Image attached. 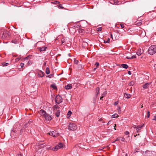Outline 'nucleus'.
I'll return each instance as SVG.
<instances>
[{
    "mask_svg": "<svg viewBox=\"0 0 156 156\" xmlns=\"http://www.w3.org/2000/svg\"><path fill=\"white\" fill-rule=\"evenodd\" d=\"M148 52L151 55H153L156 53V46L152 45L148 49Z\"/></svg>",
    "mask_w": 156,
    "mask_h": 156,
    "instance_id": "obj_1",
    "label": "nucleus"
},
{
    "mask_svg": "<svg viewBox=\"0 0 156 156\" xmlns=\"http://www.w3.org/2000/svg\"><path fill=\"white\" fill-rule=\"evenodd\" d=\"M77 126L75 124L70 123L69 126V129L72 131H75L77 129Z\"/></svg>",
    "mask_w": 156,
    "mask_h": 156,
    "instance_id": "obj_2",
    "label": "nucleus"
},
{
    "mask_svg": "<svg viewBox=\"0 0 156 156\" xmlns=\"http://www.w3.org/2000/svg\"><path fill=\"white\" fill-rule=\"evenodd\" d=\"M48 134L54 137H56L59 135V134L56 131H50L48 133Z\"/></svg>",
    "mask_w": 156,
    "mask_h": 156,
    "instance_id": "obj_3",
    "label": "nucleus"
},
{
    "mask_svg": "<svg viewBox=\"0 0 156 156\" xmlns=\"http://www.w3.org/2000/svg\"><path fill=\"white\" fill-rule=\"evenodd\" d=\"M55 101L57 104H59L62 101V99L59 95H58L55 97Z\"/></svg>",
    "mask_w": 156,
    "mask_h": 156,
    "instance_id": "obj_4",
    "label": "nucleus"
},
{
    "mask_svg": "<svg viewBox=\"0 0 156 156\" xmlns=\"http://www.w3.org/2000/svg\"><path fill=\"white\" fill-rule=\"evenodd\" d=\"M63 144L62 143H59L58 145L55 146L54 147L52 148V150L54 151H56L60 148L63 147Z\"/></svg>",
    "mask_w": 156,
    "mask_h": 156,
    "instance_id": "obj_5",
    "label": "nucleus"
},
{
    "mask_svg": "<svg viewBox=\"0 0 156 156\" xmlns=\"http://www.w3.org/2000/svg\"><path fill=\"white\" fill-rule=\"evenodd\" d=\"M9 36V32L8 31L6 30L4 32L2 36V37L5 38L8 37Z\"/></svg>",
    "mask_w": 156,
    "mask_h": 156,
    "instance_id": "obj_6",
    "label": "nucleus"
},
{
    "mask_svg": "<svg viewBox=\"0 0 156 156\" xmlns=\"http://www.w3.org/2000/svg\"><path fill=\"white\" fill-rule=\"evenodd\" d=\"M151 83H144L142 86L143 88L144 89H146L148 88L151 85Z\"/></svg>",
    "mask_w": 156,
    "mask_h": 156,
    "instance_id": "obj_7",
    "label": "nucleus"
},
{
    "mask_svg": "<svg viewBox=\"0 0 156 156\" xmlns=\"http://www.w3.org/2000/svg\"><path fill=\"white\" fill-rule=\"evenodd\" d=\"M14 133L15 134V135L17 136V135L19 133V131L18 129H17V128H13L11 132V134L12 135L13 134L12 133Z\"/></svg>",
    "mask_w": 156,
    "mask_h": 156,
    "instance_id": "obj_8",
    "label": "nucleus"
},
{
    "mask_svg": "<svg viewBox=\"0 0 156 156\" xmlns=\"http://www.w3.org/2000/svg\"><path fill=\"white\" fill-rule=\"evenodd\" d=\"M44 117L45 119L47 121H49L51 120L52 119V117L48 114H46Z\"/></svg>",
    "mask_w": 156,
    "mask_h": 156,
    "instance_id": "obj_9",
    "label": "nucleus"
},
{
    "mask_svg": "<svg viewBox=\"0 0 156 156\" xmlns=\"http://www.w3.org/2000/svg\"><path fill=\"white\" fill-rule=\"evenodd\" d=\"M142 126H143L140 125L137 126V128L136 129V133L139 134V133L140 132V130H141V129H142Z\"/></svg>",
    "mask_w": 156,
    "mask_h": 156,
    "instance_id": "obj_10",
    "label": "nucleus"
},
{
    "mask_svg": "<svg viewBox=\"0 0 156 156\" xmlns=\"http://www.w3.org/2000/svg\"><path fill=\"white\" fill-rule=\"evenodd\" d=\"M38 75L39 77H42L44 75V73L41 71H39L38 73Z\"/></svg>",
    "mask_w": 156,
    "mask_h": 156,
    "instance_id": "obj_11",
    "label": "nucleus"
},
{
    "mask_svg": "<svg viewBox=\"0 0 156 156\" xmlns=\"http://www.w3.org/2000/svg\"><path fill=\"white\" fill-rule=\"evenodd\" d=\"M65 88L66 90H69L72 88V85L71 84H69L65 86Z\"/></svg>",
    "mask_w": 156,
    "mask_h": 156,
    "instance_id": "obj_12",
    "label": "nucleus"
},
{
    "mask_svg": "<svg viewBox=\"0 0 156 156\" xmlns=\"http://www.w3.org/2000/svg\"><path fill=\"white\" fill-rule=\"evenodd\" d=\"M143 50H141L140 49L138 50L136 52L137 55H140L143 52Z\"/></svg>",
    "mask_w": 156,
    "mask_h": 156,
    "instance_id": "obj_13",
    "label": "nucleus"
},
{
    "mask_svg": "<svg viewBox=\"0 0 156 156\" xmlns=\"http://www.w3.org/2000/svg\"><path fill=\"white\" fill-rule=\"evenodd\" d=\"M99 90L100 88L99 87H97L95 89L96 92V96L97 97L99 93Z\"/></svg>",
    "mask_w": 156,
    "mask_h": 156,
    "instance_id": "obj_14",
    "label": "nucleus"
},
{
    "mask_svg": "<svg viewBox=\"0 0 156 156\" xmlns=\"http://www.w3.org/2000/svg\"><path fill=\"white\" fill-rule=\"evenodd\" d=\"M46 47H39L38 48V49L41 52L45 50Z\"/></svg>",
    "mask_w": 156,
    "mask_h": 156,
    "instance_id": "obj_15",
    "label": "nucleus"
},
{
    "mask_svg": "<svg viewBox=\"0 0 156 156\" xmlns=\"http://www.w3.org/2000/svg\"><path fill=\"white\" fill-rule=\"evenodd\" d=\"M131 96V95H130V94L125 93L124 94V96L127 98H130Z\"/></svg>",
    "mask_w": 156,
    "mask_h": 156,
    "instance_id": "obj_16",
    "label": "nucleus"
},
{
    "mask_svg": "<svg viewBox=\"0 0 156 156\" xmlns=\"http://www.w3.org/2000/svg\"><path fill=\"white\" fill-rule=\"evenodd\" d=\"M121 66L123 68L126 69H127L128 67V66L126 64H122L121 65Z\"/></svg>",
    "mask_w": 156,
    "mask_h": 156,
    "instance_id": "obj_17",
    "label": "nucleus"
},
{
    "mask_svg": "<svg viewBox=\"0 0 156 156\" xmlns=\"http://www.w3.org/2000/svg\"><path fill=\"white\" fill-rule=\"evenodd\" d=\"M40 113H41V115H42L44 116H45V115L47 114L45 112V111L44 110H40Z\"/></svg>",
    "mask_w": 156,
    "mask_h": 156,
    "instance_id": "obj_18",
    "label": "nucleus"
},
{
    "mask_svg": "<svg viewBox=\"0 0 156 156\" xmlns=\"http://www.w3.org/2000/svg\"><path fill=\"white\" fill-rule=\"evenodd\" d=\"M83 68V66L81 64H79L78 65V69H79L81 70Z\"/></svg>",
    "mask_w": 156,
    "mask_h": 156,
    "instance_id": "obj_19",
    "label": "nucleus"
},
{
    "mask_svg": "<svg viewBox=\"0 0 156 156\" xmlns=\"http://www.w3.org/2000/svg\"><path fill=\"white\" fill-rule=\"evenodd\" d=\"M136 58V55H133L131 57L129 56H127L126 58L128 59H131L134 58Z\"/></svg>",
    "mask_w": 156,
    "mask_h": 156,
    "instance_id": "obj_20",
    "label": "nucleus"
},
{
    "mask_svg": "<svg viewBox=\"0 0 156 156\" xmlns=\"http://www.w3.org/2000/svg\"><path fill=\"white\" fill-rule=\"evenodd\" d=\"M45 72L47 74H48L50 73V70L48 67L46 68Z\"/></svg>",
    "mask_w": 156,
    "mask_h": 156,
    "instance_id": "obj_21",
    "label": "nucleus"
},
{
    "mask_svg": "<svg viewBox=\"0 0 156 156\" xmlns=\"http://www.w3.org/2000/svg\"><path fill=\"white\" fill-rule=\"evenodd\" d=\"M29 124V122H28L27 123H26L25 125L23 127L22 129H21L20 131H21L22 129H23V128H25L26 127H28V125Z\"/></svg>",
    "mask_w": 156,
    "mask_h": 156,
    "instance_id": "obj_22",
    "label": "nucleus"
},
{
    "mask_svg": "<svg viewBox=\"0 0 156 156\" xmlns=\"http://www.w3.org/2000/svg\"><path fill=\"white\" fill-rule=\"evenodd\" d=\"M74 62L75 64L78 65V64L79 62L78 60L74 58Z\"/></svg>",
    "mask_w": 156,
    "mask_h": 156,
    "instance_id": "obj_23",
    "label": "nucleus"
},
{
    "mask_svg": "<svg viewBox=\"0 0 156 156\" xmlns=\"http://www.w3.org/2000/svg\"><path fill=\"white\" fill-rule=\"evenodd\" d=\"M51 87L55 89L57 88L55 84H53L51 85Z\"/></svg>",
    "mask_w": 156,
    "mask_h": 156,
    "instance_id": "obj_24",
    "label": "nucleus"
},
{
    "mask_svg": "<svg viewBox=\"0 0 156 156\" xmlns=\"http://www.w3.org/2000/svg\"><path fill=\"white\" fill-rule=\"evenodd\" d=\"M60 111H58L55 113V115L56 116L58 117L60 115Z\"/></svg>",
    "mask_w": 156,
    "mask_h": 156,
    "instance_id": "obj_25",
    "label": "nucleus"
},
{
    "mask_svg": "<svg viewBox=\"0 0 156 156\" xmlns=\"http://www.w3.org/2000/svg\"><path fill=\"white\" fill-rule=\"evenodd\" d=\"M134 84V81H132L131 82H130L129 83V86H133Z\"/></svg>",
    "mask_w": 156,
    "mask_h": 156,
    "instance_id": "obj_26",
    "label": "nucleus"
},
{
    "mask_svg": "<svg viewBox=\"0 0 156 156\" xmlns=\"http://www.w3.org/2000/svg\"><path fill=\"white\" fill-rule=\"evenodd\" d=\"M9 64V63L7 62H3L2 63V65L3 66H7Z\"/></svg>",
    "mask_w": 156,
    "mask_h": 156,
    "instance_id": "obj_27",
    "label": "nucleus"
},
{
    "mask_svg": "<svg viewBox=\"0 0 156 156\" xmlns=\"http://www.w3.org/2000/svg\"><path fill=\"white\" fill-rule=\"evenodd\" d=\"M71 114V112L70 111H69L67 113V116H68V117H67L68 118H69V117L70 116Z\"/></svg>",
    "mask_w": 156,
    "mask_h": 156,
    "instance_id": "obj_28",
    "label": "nucleus"
},
{
    "mask_svg": "<svg viewBox=\"0 0 156 156\" xmlns=\"http://www.w3.org/2000/svg\"><path fill=\"white\" fill-rule=\"evenodd\" d=\"M118 116V115L117 114H115L112 115V118H115L116 117H117Z\"/></svg>",
    "mask_w": 156,
    "mask_h": 156,
    "instance_id": "obj_29",
    "label": "nucleus"
},
{
    "mask_svg": "<svg viewBox=\"0 0 156 156\" xmlns=\"http://www.w3.org/2000/svg\"><path fill=\"white\" fill-rule=\"evenodd\" d=\"M118 112L119 114H120L121 112V108L119 106H118Z\"/></svg>",
    "mask_w": 156,
    "mask_h": 156,
    "instance_id": "obj_30",
    "label": "nucleus"
},
{
    "mask_svg": "<svg viewBox=\"0 0 156 156\" xmlns=\"http://www.w3.org/2000/svg\"><path fill=\"white\" fill-rule=\"evenodd\" d=\"M109 41H110L109 38H108L107 40H106V41L104 40V43H108L109 42Z\"/></svg>",
    "mask_w": 156,
    "mask_h": 156,
    "instance_id": "obj_31",
    "label": "nucleus"
},
{
    "mask_svg": "<svg viewBox=\"0 0 156 156\" xmlns=\"http://www.w3.org/2000/svg\"><path fill=\"white\" fill-rule=\"evenodd\" d=\"M21 57L20 56H19L18 58H16L15 59V61L16 62L18 61L21 59Z\"/></svg>",
    "mask_w": 156,
    "mask_h": 156,
    "instance_id": "obj_32",
    "label": "nucleus"
},
{
    "mask_svg": "<svg viewBox=\"0 0 156 156\" xmlns=\"http://www.w3.org/2000/svg\"><path fill=\"white\" fill-rule=\"evenodd\" d=\"M150 116V112L148 111L147 112V117L149 118Z\"/></svg>",
    "mask_w": 156,
    "mask_h": 156,
    "instance_id": "obj_33",
    "label": "nucleus"
},
{
    "mask_svg": "<svg viewBox=\"0 0 156 156\" xmlns=\"http://www.w3.org/2000/svg\"><path fill=\"white\" fill-rule=\"evenodd\" d=\"M58 7L59 9H63V7L62 6V5L60 4L58 5Z\"/></svg>",
    "mask_w": 156,
    "mask_h": 156,
    "instance_id": "obj_34",
    "label": "nucleus"
},
{
    "mask_svg": "<svg viewBox=\"0 0 156 156\" xmlns=\"http://www.w3.org/2000/svg\"><path fill=\"white\" fill-rule=\"evenodd\" d=\"M107 94V92L105 91L104 93H103V94L101 95L102 96H103L104 97H105L106 95Z\"/></svg>",
    "mask_w": 156,
    "mask_h": 156,
    "instance_id": "obj_35",
    "label": "nucleus"
},
{
    "mask_svg": "<svg viewBox=\"0 0 156 156\" xmlns=\"http://www.w3.org/2000/svg\"><path fill=\"white\" fill-rule=\"evenodd\" d=\"M102 28L101 27H98L97 28V30L98 31H100L101 30Z\"/></svg>",
    "mask_w": 156,
    "mask_h": 156,
    "instance_id": "obj_36",
    "label": "nucleus"
},
{
    "mask_svg": "<svg viewBox=\"0 0 156 156\" xmlns=\"http://www.w3.org/2000/svg\"><path fill=\"white\" fill-rule=\"evenodd\" d=\"M58 108L59 107L57 106H56V105L54 106L53 107V108L54 110Z\"/></svg>",
    "mask_w": 156,
    "mask_h": 156,
    "instance_id": "obj_37",
    "label": "nucleus"
},
{
    "mask_svg": "<svg viewBox=\"0 0 156 156\" xmlns=\"http://www.w3.org/2000/svg\"><path fill=\"white\" fill-rule=\"evenodd\" d=\"M142 23L141 22H138L136 23V25L137 26H140L142 24Z\"/></svg>",
    "mask_w": 156,
    "mask_h": 156,
    "instance_id": "obj_38",
    "label": "nucleus"
},
{
    "mask_svg": "<svg viewBox=\"0 0 156 156\" xmlns=\"http://www.w3.org/2000/svg\"><path fill=\"white\" fill-rule=\"evenodd\" d=\"M83 30L81 29H80L79 30V32L80 33H82L83 32Z\"/></svg>",
    "mask_w": 156,
    "mask_h": 156,
    "instance_id": "obj_39",
    "label": "nucleus"
},
{
    "mask_svg": "<svg viewBox=\"0 0 156 156\" xmlns=\"http://www.w3.org/2000/svg\"><path fill=\"white\" fill-rule=\"evenodd\" d=\"M124 133L126 135H128L129 134V132L128 131H126Z\"/></svg>",
    "mask_w": 156,
    "mask_h": 156,
    "instance_id": "obj_40",
    "label": "nucleus"
},
{
    "mask_svg": "<svg viewBox=\"0 0 156 156\" xmlns=\"http://www.w3.org/2000/svg\"><path fill=\"white\" fill-rule=\"evenodd\" d=\"M120 25L121 27H122V28H124V25L123 24H120Z\"/></svg>",
    "mask_w": 156,
    "mask_h": 156,
    "instance_id": "obj_41",
    "label": "nucleus"
},
{
    "mask_svg": "<svg viewBox=\"0 0 156 156\" xmlns=\"http://www.w3.org/2000/svg\"><path fill=\"white\" fill-rule=\"evenodd\" d=\"M20 66H21V67L22 68L24 66V64L23 63H21L20 64Z\"/></svg>",
    "mask_w": 156,
    "mask_h": 156,
    "instance_id": "obj_42",
    "label": "nucleus"
},
{
    "mask_svg": "<svg viewBox=\"0 0 156 156\" xmlns=\"http://www.w3.org/2000/svg\"><path fill=\"white\" fill-rule=\"evenodd\" d=\"M136 128H137V126L134 125V126H133L132 127H131V129H132V128H134V129H135L136 128Z\"/></svg>",
    "mask_w": 156,
    "mask_h": 156,
    "instance_id": "obj_43",
    "label": "nucleus"
},
{
    "mask_svg": "<svg viewBox=\"0 0 156 156\" xmlns=\"http://www.w3.org/2000/svg\"><path fill=\"white\" fill-rule=\"evenodd\" d=\"M53 3L54 4H57V3H58H58H59V2H58V1H55V2H53Z\"/></svg>",
    "mask_w": 156,
    "mask_h": 156,
    "instance_id": "obj_44",
    "label": "nucleus"
},
{
    "mask_svg": "<svg viewBox=\"0 0 156 156\" xmlns=\"http://www.w3.org/2000/svg\"><path fill=\"white\" fill-rule=\"evenodd\" d=\"M95 65H96V67H97L99 66V63H98V62H96L95 63Z\"/></svg>",
    "mask_w": 156,
    "mask_h": 156,
    "instance_id": "obj_45",
    "label": "nucleus"
},
{
    "mask_svg": "<svg viewBox=\"0 0 156 156\" xmlns=\"http://www.w3.org/2000/svg\"><path fill=\"white\" fill-rule=\"evenodd\" d=\"M153 120L156 121V115H154V118H153Z\"/></svg>",
    "mask_w": 156,
    "mask_h": 156,
    "instance_id": "obj_46",
    "label": "nucleus"
},
{
    "mask_svg": "<svg viewBox=\"0 0 156 156\" xmlns=\"http://www.w3.org/2000/svg\"><path fill=\"white\" fill-rule=\"evenodd\" d=\"M118 104V101H116L115 102L114 104V105H117Z\"/></svg>",
    "mask_w": 156,
    "mask_h": 156,
    "instance_id": "obj_47",
    "label": "nucleus"
},
{
    "mask_svg": "<svg viewBox=\"0 0 156 156\" xmlns=\"http://www.w3.org/2000/svg\"><path fill=\"white\" fill-rule=\"evenodd\" d=\"M120 139L119 138H117L116 140H115V141L114 142H113V143H114V142H115V141H116L119 140H120Z\"/></svg>",
    "mask_w": 156,
    "mask_h": 156,
    "instance_id": "obj_48",
    "label": "nucleus"
},
{
    "mask_svg": "<svg viewBox=\"0 0 156 156\" xmlns=\"http://www.w3.org/2000/svg\"><path fill=\"white\" fill-rule=\"evenodd\" d=\"M136 133V135H134V137H136V136H137V135H140L139 134H138L137 133Z\"/></svg>",
    "mask_w": 156,
    "mask_h": 156,
    "instance_id": "obj_49",
    "label": "nucleus"
},
{
    "mask_svg": "<svg viewBox=\"0 0 156 156\" xmlns=\"http://www.w3.org/2000/svg\"><path fill=\"white\" fill-rule=\"evenodd\" d=\"M128 74L129 75H130L131 74V73L130 71H128Z\"/></svg>",
    "mask_w": 156,
    "mask_h": 156,
    "instance_id": "obj_50",
    "label": "nucleus"
},
{
    "mask_svg": "<svg viewBox=\"0 0 156 156\" xmlns=\"http://www.w3.org/2000/svg\"><path fill=\"white\" fill-rule=\"evenodd\" d=\"M18 156H22V155L21 154H18Z\"/></svg>",
    "mask_w": 156,
    "mask_h": 156,
    "instance_id": "obj_51",
    "label": "nucleus"
},
{
    "mask_svg": "<svg viewBox=\"0 0 156 156\" xmlns=\"http://www.w3.org/2000/svg\"><path fill=\"white\" fill-rule=\"evenodd\" d=\"M116 125L115 124L114 125V127L115 130H116V129L115 128V127H116Z\"/></svg>",
    "mask_w": 156,
    "mask_h": 156,
    "instance_id": "obj_52",
    "label": "nucleus"
},
{
    "mask_svg": "<svg viewBox=\"0 0 156 156\" xmlns=\"http://www.w3.org/2000/svg\"><path fill=\"white\" fill-rule=\"evenodd\" d=\"M103 96H102L100 98V100H102V99L103 98Z\"/></svg>",
    "mask_w": 156,
    "mask_h": 156,
    "instance_id": "obj_53",
    "label": "nucleus"
},
{
    "mask_svg": "<svg viewBox=\"0 0 156 156\" xmlns=\"http://www.w3.org/2000/svg\"><path fill=\"white\" fill-rule=\"evenodd\" d=\"M111 38H112V39H113V36H112V34H111Z\"/></svg>",
    "mask_w": 156,
    "mask_h": 156,
    "instance_id": "obj_54",
    "label": "nucleus"
},
{
    "mask_svg": "<svg viewBox=\"0 0 156 156\" xmlns=\"http://www.w3.org/2000/svg\"><path fill=\"white\" fill-rule=\"evenodd\" d=\"M28 57H26L25 58H24V60H26V59H28Z\"/></svg>",
    "mask_w": 156,
    "mask_h": 156,
    "instance_id": "obj_55",
    "label": "nucleus"
},
{
    "mask_svg": "<svg viewBox=\"0 0 156 156\" xmlns=\"http://www.w3.org/2000/svg\"><path fill=\"white\" fill-rule=\"evenodd\" d=\"M84 43H85V45H86L87 44V42H85Z\"/></svg>",
    "mask_w": 156,
    "mask_h": 156,
    "instance_id": "obj_56",
    "label": "nucleus"
},
{
    "mask_svg": "<svg viewBox=\"0 0 156 156\" xmlns=\"http://www.w3.org/2000/svg\"><path fill=\"white\" fill-rule=\"evenodd\" d=\"M110 122V121H109L108 123V125L109 124Z\"/></svg>",
    "mask_w": 156,
    "mask_h": 156,
    "instance_id": "obj_57",
    "label": "nucleus"
},
{
    "mask_svg": "<svg viewBox=\"0 0 156 156\" xmlns=\"http://www.w3.org/2000/svg\"><path fill=\"white\" fill-rule=\"evenodd\" d=\"M62 43H64L63 41L62 40Z\"/></svg>",
    "mask_w": 156,
    "mask_h": 156,
    "instance_id": "obj_58",
    "label": "nucleus"
},
{
    "mask_svg": "<svg viewBox=\"0 0 156 156\" xmlns=\"http://www.w3.org/2000/svg\"><path fill=\"white\" fill-rule=\"evenodd\" d=\"M143 107V105H142L141 107V108H142Z\"/></svg>",
    "mask_w": 156,
    "mask_h": 156,
    "instance_id": "obj_59",
    "label": "nucleus"
},
{
    "mask_svg": "<svg viewBox=\"0 0 156 156\" xmlns=\"http://www.w3.org/2000/svg\"><path fill=\"white\" fill-rule=\"evenodd\" d=\"M96 69V68H95L94 69V70H95Z\"/></svg>",
    "mask_w": 156,
    "mask_h": 156,
    "instance_id": "obj_60",
    "label": "nucleus"
},
{
    "mask_svg": "<svg viewBox=\"0 0 156 156\" xmlns=\"http://www.w3.org/2000/svg\"><path fill=\"white\" fill-rule=\"evenodd\" d=\"M50 75H49L48 76H49V77H50Z\"/></svg>",
    "mask_w": 156,
    "mask_h": 156,
    "instance_id": "obj_61",
    "label": "nucleus"
},
{
    "mask_svg": "<svg viewBox=\"0 0 156 156\" xmlns=\"http://www.w3.org/2000/svg\"><path fill=\"white\" fill-rule=\"evenodd\" d=\"M50 75H49L48 76H49V77H50Z\"/></svg>",
    "mask_w": 156,
    "mask_h": 156,
    "instance_id": "obj_62",
    "label": "nucleus"
},
{
    "mask_svg": "<svg viewBox=\"0 0 156 156\" xmlns=\"http://www.w3.org/2000/svg\"><path fill=\"white\" fill-rule=\"evenodd\" d=\"M25 128H24V129H25Z\"/></svg>",
    "mask_w": 156,
    "mask_h": 156,
    "instance_id": "obj_63",
    "label": "nucleus"
}]
</instances>
